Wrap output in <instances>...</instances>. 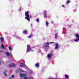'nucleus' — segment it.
Returning <instances> with one entry per match:
<instances>
[{
	"instance_id": "obj_28",
	"label": "nucleus",
	"mask_w": 79,
	"mask_h": 79,
	"mask_svg": "<svg viewBox=\"0 0 79 79\" xmlns=\"http://www.w3.org/2000/svg\"><path fill=\"white\" fill-rule=\"evenodd\" d=\"M12 78H11V77H10L9 78V79H12Z\"/></svg>"
},
{
	"instance_id": "obj_29",
	"label": "nucleus",
	"mask_w": 79,
	"mask_h": 79,
	"mask_svg": "<svg viewBox=\"0 0 79 79\" xmlns=\"http://www.w3.org/2000/svg\"><path fill=\"white\" fill-rule=\"evenodd\" d=\"M52 23H53V22H52Z\"/></svg>"
},
{
	"instance_id": "obj_25",
	"label": "nucleus",
	"mask_w": 79,
	"mask_h": 79,
	"mask_svg": "<svg viewBox=\"0 0 79 79\" xmlns=\"http://www.w3.org/2000/svg\"><path fill=\"white\" fill-rule=\"evenodd\" d=\"M0 49H1V51L0 50V52H2V48H0Z\"/></svg>"
},
{
	"instance_id": "obj_2",
	"label": "nucleus",
	"mask_w": 79,
	"mask_h": 79,
	"mask_svg": "<svg viewBox=\"0 0 79 79\" xmlns=\"http://www.w3.org/2000/svg\"><path fill=\"white\" fill-rule=\"evenodd\" d=\"M19 76L20 77H23V78L24 79H32V77H30V78H29L28 79H27V77H26V74H23L22 73H21L20 74Z\"/></svg>"
},
{
	"instance_id": "obj_13",
	"label": "nucleus",
	"mask_w": 79,
	"mask_h": 79,
	"mask_svg": "<svg viewBox=\"0 0 79 79\" xmlns=\"http://www.w3.org/2000/svg\"><path fill=\"white\" fill-rule=\"evenodd\" d=\"M23 33L24 34H27V30H25L23 32Z\"/></svg>"
},
{
	"instance_id": "obj_16",
	"label": "nucleus",
	"mask_w": 79,
	"mask_h": 79,
	"mask_svg": "<svg viewBox=\"0 0 79 79\" xmlns=\"http://www.w3.org/2000/svg\"><path fill=\"white\" fill-rule=\"evenodd\" d=\"M1 40L2 41V42H3V40H4V39H3V38L1 37Z\"/></svg>"
},
{
	"instance_id": "obj_26",
	"label": "nucleus",
	"mask_w": 79,
	"mask_h": 79,
	"mask_svg": "<svg viewBox=\"0 0 79 79\" xmlns=\"http://www.w3.org/2000/svg\"><path fill=\"white\" fill-rule=\"evenodd\" d=\"M11 76L12 77V78H14V77H15L14 75H12Z\"/></svg>"
},
{
	"instance_id": "obj_6",
	"label": "nucleus",
	"mask_w": 79,
	"mask_h": 79,
	"mask_svg": "<svg viewBox=\"0 0 79 79\" xmlns=\"http://www.w3.org/2000/svg\"><path fill=\"white\" fill-rule=\"evenodd\" d=\"M27 51H29V50H31V48L30 47V46L29 45H27Z\"/></svg>"
},
{
	"instance_id": "obj_21",
	"label": "nucleus",
	"mask_w": 79,
	"mask_h": 79,
	"mask_svg": "<svg viewBox=\"0 0 79 79\" xmlns=\"http://www.w3.org/2000/svg\"><path fill=\"white\" fill-rule=\"evenodd\" d=\"M9 48L10 50V51H11V47H9Z\"/></svg>"
},
{
	"instance_id": "obj_30",
	"label": "nucleus",
	"mask_w": 79,
	"mask_h": 79,
	"mask_svg": "<svg viewBox=\"0 0 79 79\" xmlns=\"http://www.w3.org/2000/svg\"><path fill=\"white\" fill-rule=\"evenodd\" d=\"M21 79H22V78H21Z\"/></svg>"
},
{
	"instance_id": "obj_12",
	"label": "nucleus",
	"mask_w": 79,
	"mask_h": 79,
	"mask_svg": "<svg viewBox=\"0 0 79 79\" xmlns=\"http://www.w3.org/2000/svg\"><path fill=\"white\" fill-rule=\"evenodd\" d=\"M11 55V53H9V52H6V55L7 56H10V55Z\"/></svg>"
},
{
	"instance_id": "obj_22",
	"label": "nucleus",
	"mask_w": 79,
	"mask_h": 79,
	"mask_svg": "<svg viewBox=\"0 0 79 79\" xmlns=\"http://www.w3.org/2000/svg\"><path fill=\"white\" fill-rule=\"evenodd\" d=\"M46 26H48V23L47 21H46Z\"/></svg>"
},
{
	"instance_id": "obj_1",
	"label": "nucleus",
	"mask_w": 79,
	"mask_h": 79,
	"mask_svg": "<svg viewBox=\"0 0 79 79\" xmlns=\"http://www.w3.org/2000/svg\"><path fill=\"white\" fill-rule=\"evenodd\" d=\"M29 11L25 12V14L26 17H25V19L29 21H30V18H31V15H29Z\"/></svg>"
},
{
	"instance_id": "obj_10",
	"label": "nucleus",
	"mask_w": 79,
	"mask_h": 79,
	"mask_svg": "<svg viewBox=\"0 0 79 79\" xmlns=\"http://www.w3.org/2000/svg\"><path fill=\"white\" fill-rule=\"evenodd\" d=\"M20 66L21 67H25V66H26V65L24 64H23L22 63H21L20 64Z\"/></svg>"
},
{
	"instance_id": "obj_23",
	"label": "nucleus",
	"mask_w": 79,
	"mask_h": 79,
	"mask_svg": "<svg viewBox=\"0 0 79 79\" xmlns=\"http://www.w3.org/2000/svg\"><path fill=\"white\" fill-rule=\"evenodd\" d=\"M19 70H20L21 72H23V70L22 69H19Z\"/></svg>"
},
{
	"instance_id": "obj_7",
	"label": "nucleus",
	"mask_w": 79,
	"mask_h": 79,
	"mask_svg": "<svg viewBox=\"0 0 79 79\" xmlns=\"http://www.w3.org/2000/svg\"><path fill=\"white\" fill-rule=\"evenodd\" d=\"M53 55V54L52 53H51L50 54H49L48 55V58H50L52 57V56Z\"/></svg>"
},
{
	"instance_id": "obj_19",
	"label": "nucleus",
	"mask_w": 79,
	"mask_h": 79,
	"mask_svg": "<svg viewBox=\"0 0 79 79\" xmlns=\"http://www.w3.org/2000/svg\"><path fill=\"white\" fill-rule=\"evenodd\" d=\"M69 77L68 76V75H65V78H67V77Z\"/></svg>"
},
{
	"instance_id": "obj_15",
	"label": "nucleus",
	"mask_w": 79,
	"mask_h": 79,
	"mask_svg": "<svg viewBox=\"0 0 79 79\" xmlns=\"http://www.w3.org/2000/svg\"><path fill=\"white\" fill-rule=\"evenodd\" d=\"M35 66H36V67L38 68L39 66V64L36 63L35 64Z\"/></svg>"
},
{
	"instance_id": "obj_4",
	"label": "nucleus",
	"mask_w": 79,
	"mask_h": 79,
	"mask_svg": "<svg viewBox=\"0 0 79 79\" xmlns=\"http://www.w3.org/2000/svg\"><path fill=\"white\" fill-rule=\"evenodd\" d=\"M76 37L77 38L74 40V42H79V35L77 34L75 35Z\"/></svg>"
},
{
	"instance_id": "obj_27",
	"label": "nucleus",
	"mask_w": 79,
	"mask_h": 79,
	"mask_svg": "<svg viewBox=\"0 0 79 79\" xmlns=\"http://www.w3.org/2000/svg\"><path fill=\"white\" fill-rule=\"evenodd\" d=\"M62 7H64V5H62Z\"/></svg>"
},
{
	"instance_id": "obj_24",
	"label": "nucleus",
	"mask_w": 79,
	"mask_h": 79,
	"mask_svg": "<svg viewBox=\"0 0 79 79\" xmlns=\"http://www.w3.org/2000/svg\"><path fill=\"white\" fill-rule=\"evenodd\" d=\"M32 35H30L29 36H28V38H30L31 37H32Z\"/></svg>"
},
{
	"instance_id": "obj_14",
	"label": "nucleus",
	"mask_w": 79,
	"mask_h": 79,
	"mask_svg": "<svg viewBox=\"0 0 79 79\" xmlns=\"http://www.w3.org/2000/svg\"><path fill=\"white\" fill-rule=\"evenodd\" d=\"M71 2V1L70 0H68L66 2V4H68V3H69Z\"/></svg>"
},
{
	"instance_id": "obj_17",
	"label": "nucleus",
	"mask_w": 79,
	"mask_h": 79,
	"mask_svg": "<svg viewBox=\"0 0 79 79\" xmlns=\"http://www.w3.org/2000/svg\"><path fill=\"white\" fill-rule=\"evenodd\" d=\"M1 45H2V48L3 49H5V48L4 47V45H3V44H2Z\"/></svg>"
},
{
	"instance_id": "obj_9",
	"label": "nucleus",
	"mask_w": 79,
	"mask_h": 79,
	"mask_svg": "<svg viewBox=\"0 0 79 79\" xmlns=\"http://www.w3.org/2000/svg\"><path fill=\"white\" fill-rule=\"evenodd\" d=\"M8 66H10V67H13V66H15V64H11L9 65Z\"/></svg>"
},
{
	"instance_id": "obj_20",
	"label": "nucleus",
	"mask_w": 79,
	"mask_h": 79,
	"mask_svg": "<svg viewBox=\"0 0 79 79\" xmlns=\"http://www.w3.org/2000/svg\"><path fill=\"white\" fill-rule=\"evenodd\" d=\"M57 38V34H55V38L56 39Z\"/></svg>"
},
{
	"instance_id": "obj_3",
	"label": "nucleus",
	"mask_w": 79,
	"mask_h": 79,
	"mask_svg": "<svg viewBox=\"0 0 79 79\" xmlns=\"http://www.w3.org/2000/svg\"><path fill=\"white\" fill-rule=\"evenodd\" d=\"M54 43V42H51L50 43H48V42H47L46 43H45L44 44V48H45V47H49V44H53Z\"/></svg>"
},
{
	"instance_id": "obj_8",
	"label": "nucleus",
	"mask_w": 79,
	"mask_h": 79,
	"mask_svg": "<svg viewBox=\"0 0 79 79\" xmlns=\"http://www.w3.org/2000/svg\"><path fill=\"white\" fill-rule=\"evenodd\" d=\"M55 45L56 47H55V50H57L58 48V46H59V45L58 44H56Z\"/></svg>"
},
{
	"instance_id": "obj_11",
	"label": "nucleus",
	"mask_w": 79,
	"mask_h": 79,
	"mask_svg": "<svg viewBox=\"0 0 79 79\" xmlns=\"http://www.w3.org/2000/svg\"><path fill=\"white\" fill-rule=\"evenodd\" d=\"M6 73H7V70H5L4 72V74H4L5 76H7V74H6Z\"/></svg>"
},
{
	"instance_id": "obj_18",
	"label": "nucleus",
	"mask_w": 79,
	"mask_h": 79,
	"mask_svg": "<svg viewBox=\"0 0 79 79\" xmlns=\"http://www.w3.org/2000/svg\"><path fill=\"white\" fill-rule=\"evenodd\" d=\"M36 22H38V23H39V19H37L36 20Z\"/></svg>"
},
{
	"instance_id": "obj_5",
	"label": "nucleus",
	"mask_w": 79,
	"mask_h": 79,
	"mask_svg": "<svg viewBox=\"0 0 79 79\" xmlns=\"http://www.w3.org/2000/svg\"><path fill=\"white\" fill-rule=\"evenodd\" d=\"M43 13L44 15V18H47V14H46V10L44 11V12H43Z\"/></svg>"
}]
</instances>
